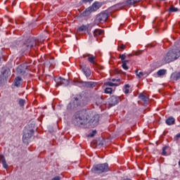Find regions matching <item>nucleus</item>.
<instances>
[{"label":"nucleus","mask_w":180,"mask_h":180,"mask_svg":"<svg viewBox=\"0 0 180 180\" xmlns=\"http://www.w3.org/2000/svg\"><path fill=\"white\" fill-rule=\"evenodd\" d=\"M51 180H61V177L57 176L53 177Z\"/></svg>","instance_id":"79ce46f5"},{"label":"nucleus","mask_w":180,"mask_h":180,"mask_svg":"<svg viewBox=\"0 0 180 180\" xmlns=\"http://www.w3.org/2000/svg\"><path fill=\"white\" fill-rule=\"evenodd\" d=\"M106 85H108V86H119L120 84L112 83V82H106Z\"/></svg>","instance_id":"7c9ffc66"},{"label":"nucleus","mask_w":180,"mask_h":180,"mask_svg":"<svg viewBox=\"0 0 180 180\" xmlns=\"http://www.w3.org/2000/svg\"><path fill=\"white\" fill-rule=\"evenodd\" d=\"M14 85L15 86H17L18 88H19V86L22 85V77H16L14 81Z\"/></svg>","instance_id":"4be33fe9"},{"label":"nucleus","mask_w":180,"mask_h":180,"mask_svg":"<svg viewBox=\"0 0 180 180\" xmlns=\"http://www.w3.org/2000/svg\"><path fill=\"white\" fill-rule=\"evenodd\" d=\"M171 79H173V81H178V79H180V72H173L171 75Z\"/></svg>","instance_id":"412c9836"},{"label":"nucleus","mask_w":180,"mask_h":180,"mask_svg":"<svg viewBox=\"0 0 180 180\" xmlns=\"http://www.w3.org/2000/svg\"><path fill=\"white\" fill-rule=\"evenodd\" d=\"M120 58L122 61H125L124 60H126V53L120 54Z\"/></svg>","instance_id":"f704fd0d"},{"label":"nucleus","mask_w":180,"mask_h":180,"mask_svg":"<svg viewBox=\"0 0 180 180\" xmlns=\"http://www.w3.org/2000/svg\"><path fill=\"white\" fill-rule=\"evenodd\" d=\"M102 5H103L102 2L95 1L89 7L91 8V11L96 12V11H98V9H99V8L102 6Z\"/></svg>","instance_id":"2eb2a0df"},{"label":"nucleus","mask_w":180,"mask_h":180,"mask_svg":"<svg viewBox=\"0 0 180 180\" xmlns=\"http://www.w3.org/2000/svg\"><path fill=\"white\" fill-rule=\"evenodd\" d=\"M94 102L96 105V106H100V105H102V102H103V100L102 99V98L96 96L94 97Z\"/></svg>","instance_id":"a211bd4d"},{"label":"nucleus","mask_w":180,"mask_h":180,"mask_svg":"<svg viewBox=\"0 0 180 180\" xmlns=\"http://www.w3.org/2000/svg\"><path fill=\"white\" fill-rule=\"evenodd\" d=\"M88 58V61L91 63V64H95V60H96V56H94V55L86 53L83 55L84 58Z\"/></svg>","instance_id":"dca6fc26"},{"label":"nucleus","mask_w":180,"mask_h":180,"mask_svg":"<svg viewBox=\"0 0 180 180\" xmlns=\"http://www.w3.org/2000/svg\"><path fill=\"white\" fill-rule=\"evenodd\" d=\"M55 82H56V87L58 88V86H68V84H70V82L68 80L59 77L57 79H55Z\"/></svg>","instance_id":"1a4fd4ad"},{"label":"nucleus","mask_w":180,"mask_h":180,"mask_svg":"<svg viewBox=\"0 0 180 180\" xmlns=\"http://www.w3.org/2000/svg\"><path fill=\"white\" fill-rule=\"evenodd\" d=\"M122 6H123V4L120 3L112 6L111 8L114 11H119V9H121Z\"/></svg>","instance_id":"393cba45"},{"label":"nucleus","mask_w":180,"mask_h":180,"mask_svg":"<svg viewBox=\"0 0 180 180\" xmlns=\"http://www.w3.org/2000/svg\"><path fill=\"white\" fill-rule=\"evenodd\" d=\"M82 1L83 4H88V3L91 4V2L94 1V0H82Z\"/></svg>","instance_id":"e433bc0d"},{"label":"nucleus","mask_w":180,"mask_h":180,"mask_svg":"<svg viewBox=\"0 0 180 180\" xmlns=\"http://www.w3.org/2000/svg\"><path fill=\"white\" fill-rule=\"evenodd\" d=\"M127 63H129V60H123L122 67L123 70H125V71H127L129 70V66H127Z\"/></svg>","instance_id":"bb28decb"},{"label":"nucleus","mask_w":180,"mask_h":180,"mask_svg":"<svg viewBox=\"0 0 180 180\" xmlns=\"http://www.w3.org/2000/svg\"><path fill=\"white\" fill-rule=\"evenodd\" d=\"M169 148V146H165L162 149V155L167 156V149Z\"/></svg>","instance_id":"2f4dec72"},{"label":"nucleus","mask_w":180,"mask_h":180,"mask_svg":"<svg viewBox=\"0 0 180 180\" xmlns=\"http://www.w3.org/2000/svg\"><path fill=\"white\" fill-rule=\"evenodd\" d=\"M165 123L167 126H172V124H174L175 123V118L169 117L166 120Z\"/></svg>","instance_id":"6ab92c4d"},{"label":"nucleus","mask_w":180,"mask_h":180,"mask_svg":"<svg viewBox=\"0 0 180 180\" xmlns=\"http://www.w3.org/2000/svg\"><path fill=\"white\" fill-rule=\"evenodd\" d=\"M135 73H136V75H137V74H139V69H136V70H135Z\"/></svg>","instance_id":"c03bdc74"},{"label":"nucleus","mask_w":180,"mask_h":180,"mask_svg":"<svg viewBox=\"0 0 180 180\" xmlns=\"http://www.w3.org/2000/svg\"><path fill=\"white\" fill-rule=\"evenodd\" d=\"M112 91H113V89H112V88L110 87H107L105 89V94H112Z\"/></svg>","instance_id":"473e14b6"},{"label":"nucleus","mask_w":180,"mask_h":180,"mask_svg":"<svg viewBox=\"0 0 180 180\" xmlns=\"http://www.w3.org/2000/svg\"><path fill=\"white\" fill-rule=\"evenodd\" d=\"M103 34V30H102L96 29L94 31V37H96L98 36H101V34Z\"/></svg>","instance_id":"5701e85b"},{"label":"nucleus","mask_w":180,"mask_h":180,"mask_svg":"<svg viewBox=\"0 0 180 180\" xmlns=\"http://www.w3.org/2000/svg\"><path fill=\"white\" fill-rule=\"evenodd\" d=\"M74 99V102L70 103L68 105V110H72V109L77 108V106H85V105H86V98L84 96L79 94L77 95Z\"/></svg>","instance_id":"f03ea898"},{"label":"nucleus","mask_w":180,"mask_h":180,"mask_svg":"<svg viewBox=\"0 0 180 180\" xmlns=\"http://www.w3.org/2000/svg\"><path fill=\"white\" fill-rule=\"evenodd\" d=\"M91 171L93 174H103V172H108L109 165L108 163L96 165L91 168Z\"/></svg>","instance_id":"20e7f679"},{"label":"nucleus","mask_w":180,"mask_h":180,"mask_svg":"<svg viewBox=\"0 0 180 180\" xmlns=\"http://www.w3.org/2000/svg\"><path fill=\"white\" fill-rule=\"evenodd\" d=\"M92 27H94L92 24L82 25L77 29V32H87L89 33L92 30Z\"/></svg>","instance_id":"9b49d317"},{"label":"nucleus","mask_w":180,"mask_h":180,"mask_svg":"<svg viewBox=\"0 0 180 180\" xmlns=\"http://www.w3.org/2000/svg\"><path fill=\"white\" fill-rule=\"evenodd\" d=\"M33 46H36V39H34L33 37H30L27 39L25 43L22 44L21 46V50L22 53H25V51L27 50H30Z\"/></svg>","instance_id":"423d86ee"},{"label":"nucleus","mask_w":180,"mask_h":180,"mask_svg":"<svg viewBox=\"0 0 180 180\" xmlns=\"http://www.w3.org/2000/svg\"><path fill=\"white\" fill-rule=\"evenodd\" d=\"M0 161L4 167L6 169L8 168V163H6V160H5V156L0 155Z\"/></svg>","instance_id":"aec40b11"},{"label":"nucleus","mask_w":180,"mask_h":180,"mask_svg":"<svg viewBox=\"0 0 180 180\" xmlns=\"http://www.w3.org/2000/svg\"><path fill=\"white\" fill-rule=\"evenodd\" d=\"M119 102H120V97L117 96H112L108 99V104L110 105V106H116V105H117Z\"/></svg>","instance_id":"9d476101"},{"label":"nucleus","mask_w":180,"mask_h":180,"mask_svg":"<svg viewBox=\"0 0 180 180\" xmlns=\"http://www.w3.org/2000/svg\"><path fill=\"white\" fill-rule=\"evenodd\" d=\"M112 82H120V79H112Z\"/></svg>","instance_id":"37998d69"},{"label":"nucleus","mask_w":180,"mask_h":180,"mask_svg":"<svg viewBox=\"0 0 180 180\" xmlns=\"http://www.w3.org/2000/svg\"><path fill=\"white\" fill-rule=\"evenodd\" d=\"M120 49H121L122 50H124L126 49V45L122 44L121 45H120Z\"/></svg>","instance_id":"ea45409f"},{"label":"nucleus","mask_w":180,"mask_h":180,"mask_svg":"<svg viewBox=\"0 0 180 180\" xmlns=\"http://www.w3.org/2000/svg\"><path fill=\"white\" fill-rule=\"evenodd\" d=\"M92 10L91 9L90 7H88L87 8L85 9L84 11L82 12V13L81 14V16H82L83 18H86V16H89V15H91V13H92Z\"/></svg>","instance_id":"f3484780"},{"label":"nucleus","mask_w":180,"mask_h":180,"mask_svg":"<svg viewBox=\"0 0 180 180\" xmlns=\"http://www.w3.org/2000/svg\"><path fill=\"white\" fill-rule=\"evenodd\" d=\"M108 18H109L108 11H103L96 15L95 22L96 23H105L108 20Z\"/></svg>","instance_id":"0eeeda50"},{"label":"nucleus","mask_w":180,"mask_h":180,"mask_svg":"<svg viewBox=\"0 0 180 180\" xmlns=\"http://www.w3.org/2000/svg\"><path fill=\"white\" fill-rule=\"evenodd\" d=\"M27 70V65L26 63H23L18 67L17 72L20 75H25L26 74V71Z\"/></svg>","instance_id":"f8f14e48"},{"label":"nucleus","mask_w":180,"mask_h":180,"mask_svg":"<svg viewBox=\"0 0 180 180\" xmlns=\"http://www.w3.org/2000/svg\"><path fill=\"white\" fill-rule=\"evenodd\" d=\"M139 99H141V101H143V102H148V98L143 94H141L139 95Z\"/></svg>","instance_id":"cd10ccee"},{"label":"nucleus","mask_w":180,"mask_h":180,"mask_svg":"<svg viewBox=\"0 0 180 180\" xmlns=\"http://www.w3.org/2000/svg\"><path fill=\"white\" fill-rule=\"evenodd\" d=\"M140 1L141 0H127L125 4L127 6H130V5H134V4H137L139 2H140Z\"/></svg>","instance_id":"b1692460"},{"label":"nucleus","mask_w":180,"mask_h":180,"mask_svg":"<svg viewBox=\"0 0 180 180\" xmlns=\"http://www.w3.org/2000/svg\"><path fill=\"white\" fill-rule=\"evenodd\" d=\"M129 88H130V85L129 84H125L124 86V93L127 95V94H129Z\"/></svg>","instance_id":"c756f323"},{"label":"nucleus","mask_w":180,"mask_h":180,"mask_svg":"<svg viewBox=\"0 0 180 180\" xmlns=\"http://www.w3.org/2000/svg\"><path fill=\"white\" fill-rule=\"evenodd\" d=\"M175 140L179 141L180 139V133L177 134L174 137Z\"/></svg>","instance_id":"a19ab883"},{"label":"nucleus","mask_w":180,"mask_h":180,"mask_svg":"<svg viewBox=\"0 0 180 180\" xmlns=\"http://www.w3.org/2000/svg\"><path fill=\"white\" fill-rule=\"evenodd\" d=\"M158 77H162V75H165L167 74V70L160 69L157 72Z\"/></svg>","instance_id":"a878e982"},{"label":"nucleus","mask_w":180,"mask_h":180,"mask_svg":"<svg viewBox=\"0 0 180 180\" xmlns=\"http://www.w3.org/2000/svg\"><path fill=\"white\" fill-rule=\"evenodd\" d=\"M33 134H34V129H27V127H25L23 130L22 143L27 145L29 144V143H30V139H32Z\"/></svg>","instance_id":"39448f33"},{"label":"nucleus","mask_w":180,"mask_h":180,"mask_svg":"<svg viewBox=\"0 0 180 180\" xmlns=\"http://www.w3.org/2000/svg\"><path fill=\"white\" fill-rule=\"evenodd\" d=\"M143 54V51H138L134 53V56H141Z\"/></svg>","instance_id":"c9c22d12"},{"label":"nucleus","mask_w":180,"mask_h":180,"mask_svg":"<svg viewBox=\"0 0 180 180\" xmlns=\"http://www.w3.org/2000/svg\"><path fill=\"white\" fill-rule=\"evenodd\" d=\"M143 75H144V73H143V72H139L136 77H138L139 78H141V77H143Z\"/></svg>","instance_id":"4c0bfd02"},{"label":"nucleus","mask_w":180,"mask_h":180,"mask_svg":"<svg viewBox=\"0 0 180 180\" xmlns=\"http://www.w3.org/2000/svg\"><path fill=\"white\" fill-rule=\"evenodd\" d=\"M81 84L84 88H95L98 85L96 82H81Z\"/></svg>","instance_id":"4468645a"},{"label":"nucleus","mask_w":180,"mask_h":180,"mask_svg":"<svg viewBox=\"0 0 180 180\" xmlns=\"http://www.w3.org/2000/svg\"><path fill=\"white\" fill-rule=\"evenodd\" d=\"M178 11H179V9H178V8L174 7V6H170L169 8L168 9V12H169V13H173L174 12H178Z\"/></svg>","instance_id":"c85d7f7f"},{"label":"nucleus","mask_w":180,"mask_h":180,"mask_svg":"<svg viewBox=\"0 0 180 180\" xmlns=\"http://www.w3.org/2000/svg\"><path fill=\"white\" fill-rule=\"evenodd\" d=\"M9 70H5L1 73V75H0V85H2V83L6 81V79L9 77Z\"/></svg>","instance_id":"ddd939ff"},{"label":"nucleus","mask_w":180,"mask_h":180,"mask_svg":"<svg viewBox=\"0 0 180 180\" xmlns=\"http://www.w3.org/2000/svg\"><path fill=\"white\" fill-rule=\"evenodd\" d=\"M81 71L83 72L84 75H85L87 79H89V77L92 75V71L91 68L85 64H82L79 65Z\"/></svg>","instance_id":"6e6552de"},{"label":"nucleus","mask_w":180,"mask_h":180,"mask_svg":"<svg viewBox=\"0 0 180 180\" xmlns=\"http://www.w3.org/2000/svg\"><path fill=\"white\" fill-rule=\"evenodd\" d=\"M72 122L75 126H84L87 129H94L99 124V115L94 114L92 111L81 110L73 115Z\"/></svg>","instance_id":"f257e3e1"},{"label":"nucleus","mask_w":180,"mask_h":180,"mask_svg":"<svg viewBox=\"0 0 180 180\" xmlns=\"http://www.w3.org/2000/svg\"><path fill=\"white\" fill-rule=\"evenodd\" d=\"M96 134V130H94L92 131V132L89 134L90 137H94V136H95V134Z\"/></svg>","instance_id":"58836bf2"},{"label":"nucleus","mask_w":180,"mask_h":180,"mask_svg":"<svg viewBox=\"0 0 180 180\" xmlns=\"http://www.w3.org/2000/svg\"><path fill=\"white\" fill-rule=\"evenodd\" d=\"M25 101L24 99L20 98L18 101V104L20 106L23 107V106H25Z\"/></svg>","instance_id":"72a5a7b5"},{"label":"nucleus","mask_w":180,"mask_h":180,"mask_svg":"<svg viewBox=\"0 0 180 180\" xmlns=\"http://www.w3.org/2000/svg\"><path fill=\"white\" fill-rule=\"evenodd\" d=\"M179 57H180V50L178 49H170L165 56L164 60L165 63H172V61H175V60H178Z\"/></svg>","instance_id":"7ed1b4c3"}]
</instances>
